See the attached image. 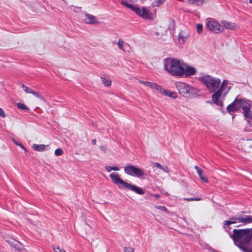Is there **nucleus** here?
<instances>
[{
    "instance_id": "obj_34",
    "label": "nucleus",
    "mask_w": 252,
    "mask_h": 252,
    "mask_svg": "<svg viewBox=\"0 0 252 252\" xmlns=\"http://www.w3.org/2000/svg\"><path fill=\"white\" fill-rule=\"evenodd\" d=\"M233 233L232 236L234 243L236 245V229H234L233 230Z\"/></svg>"
},
{
    "instance_id": "obj_15",
    "label": "nucleus",
    "mask_w": 252,
    "mask_h": 252,
    "mask_svg": "<svg viewBox=\"0 0 252 252\" xmlns=\"http://www.w3.org/2000/svg\"><path fill=\"white\" fill-rule=\"evenodd\" d=\"M242 222L244 224L252 222V216H244L237 217V223Z\"/></svg>"
},
{
    "instance_id": "obj_6",
    "label": "nucleus",
    "mask_w": 252,
    "mask_h": 252,
    "mask_svg": "<svg viewBox=\"0 0 252 252\" xmlns=\"http://www.w3.org/2000/svg\"><path fill=\"white\" fill-rule=\"evenodd\" d=\"M227 84V81L223 80L221 84L220 85L218 90L214 93L212 96L213 102L218 106H222L223 105L222 99L224 97L226 93H225L223 94V92Z\"/></svg>"
},
{
    "instance_id": "obj_45",
    "label": "nucleus",
    "mask_w": 252,
    "mask_h": 252,
    "mask_svg": "<svg viewBox=\"0 0 252 252\" xmlns=\"http://www.w3.org/2000/svg\"><path fill=\"white\" fill-rule=\"evenodd\" d=\"M250 119L252 120V111L250 112Z\"/></svg>"
},
{
    "instance_id": "obj_43",
    "label": "nucleus",
    "mask_w": 252,
    "mask_h": 252,
    "mask_svg": "<svg viewBox=\"0 0 252 252\" xmlns=\"http://www.w3.org/2000/svg\"><path fill=\"white\" fill-rule=\"evenodd\" d=\"M99 148L101 151H104L105 152H106L107 150V148L105 146H100Z\"/></svg>"
},
{
    "instance_id": "obj_8",
    "label": "nucleus",
    "mask_w": 252,
    "mask_h": 252,
    "mask_svg": "<svg viewBox=\"0 0 252 252\" xmlns=\"http://www.w3.org/2000/svg\"><path fill=\"white\" fill-rule=\"evenodd\" d=\"M250 104L248 101L243 99H237V111L242 109L243 113L246 119L250 118Z\"/></svg>"
},
{
    "instance_id": "obj_32",
    "label": "nucleus",
    "mask_w": 252,
    "mask_h": 252,
    "mask_svg": "<svg viewBox=\"0 0 252 252\" xmlns=\"http://www.w3.org/2000/svg\"><path fill=\"white\" fill-rule=\"evenodd\" d=\"M196 30L198 33H201L203 31V26L200 24H197L196 25Z\"/></svg>"
},
{
    "instance_id": "obj_1",
    "label": "nucleus",
    "mask_w": 252,
    "mask_h": 252,
    "mask_svg": "<svg viewBox=\"0 0 252 252\" xmlns=\"http://www.w3.org/2000/svg\"><path fill=\"white\" fill-rule=\"evenodd\" d=\"M252 238V228L237 229V247L245 252H252L249 242Z\"/></svg>"
},
{
    "instance_id": "obj_14",
    "label": "nucleus",
    "mask_w": 252,
    "mask_h": 252,
    "mask_svg": "<svg viewBox=\"0 0 252 252\" xmlns=\"http://www.w3.org/2000/svg\"><path fill=\"white\" fill-rule=\"evenodd\" d=\"M159 93L162 95L169 96L174 99L177 97V93L174 92H171L169 90L164 89L162 87H161Z\"/></svg>"
},
{
    "instance_id": "obj_16",
    "label": "nucleus",
    "mask_w": 252,
    "mask_h": 252,
    "mask_svg": "<svg viewBox=\"0 0 252 252\" xmlns=\"http://www.w3.org/2000/svg\"><path fill=\"white\" fill-rule=\"evenodd\" d=\"M196 72V69L192 66H188L186 68L184 67V72L183 76L186 75V76H190L195 74Z\"/></svg>"
},
{
    "instance_id": "obj_3",
    "label": "nucleus",
    "mask_w": 252,
    "mask_h": 252,
    "mask_svg": "<svg viewBox=\"0 0 252 252\" xmlns=\"http://www.w3.org/2000/svg\"><path fill=\"white\" fill-rule=\"evenodd\" d=\"M110 177L112 182L118 186L119 188L123 187L140 195L144 194L145 193L144 190L141 188L124 181L120 178L119 174L117 173L113 172L111 173Z\"/></svg>"
},
{
    "instance_id": "obj_17",
    "label": "nucleus",
    "mask_w": 252,
    "mask_h": 252,
    "mask_svg": "<svg viewBox=\"0 0 252 252\" xmlns=\"http://www.w3.org/2000/svg\"><path fill=\"white\" fill-rule=\"evenodd\" d=\"M85 18L84 19V21L85 23L86 24H97V22L96 21V17L88 14L86 13L85 15Z\"/></svg>"
},
{
    "instance_id": "obj_40",
    "label": "nucleus",
    "mask_w": 252,
    "mask_h": 252,
    "mask_svg": "<svg viewBox=\"0 0 252 252\" xmlns=\"http://www.w3.org/2000/svg\"><path fill=\"white\" fill-rule=\"evenodd\" d=\"M0 117L2 118H5L6 117V115L4 111L1 108H0Z\"/></svg>"
},
{
    "instance_id": "obj_38",
    "label": "nucleus",
    "mask_w": 252,
    "mask_h": 252,
    "mask_svg": "<svg viewBox=\"0 0 252 252\" xmlns=\"http://www.w3.org/2000/svg\"><path fill=\"white\" fill-rule=\"evenodd\" d=\"M156 208H157L159 210H160L165 212H167L168 211L167 208L163 206H156Z\"/></svg>"
},
{
    "instance_id": "obj_28",
    "label": "nucleus",
    "mask_w": 252,
    "mask_h": 252,
    "mask_svg": "<svg viewBox=\"0 0 252 252\" xmlns=\"http://www.w3.org/2000/svg\"><path fill=\"white\" fill-rule=\"evenodd\" d=\"M32 94L33 95H34V96H35L36 97L39 98L40 99H41L43 101H44V102L46 101V99L44 98V97L42 96V95H41L40 94H39L38 93H37L36 92L33 91Z\"/></svg>"
},
{
    "instance_id": "obj_35",
    "label": "nucleus",
    "mask_w": 252,
    "mask_h": 252,
    "mask_svg": "<svg viewBox=\"0 0 252 252\" xmlns=\"http://www.w3.org/2000/svg\"><path fill=\"white\" fill-rule=\"evenodd\" d=\"M53 250L55 252H66L63 249L58 246L54 247Z\"/></svg>"
},
{
    "instance_id": "obj_23",
    "label": "nucleus",
    "mask_w": 252,
    "mask_h": 252,
    "mask_svg": "<svg viewBox=\"0 0 252 252\" xmlns=\"http://www.w3.org/2000/svg\"><path fill=\"white\" fill-rule=\"evenodd\" d=\"M166 0H155L152 3L154 7H159L162 5Z\"/></svg>"
},
{
    "instance_id": "obj_13",
    "label": "nucleus",
    "mask_w": 252,
    "mask_h": 252,
    "mask_svg": "<svg viewBox=\"0 0 252 252\" xmlns=\"http://www.w3.org/2000/svg\"><path fill=\"white\" fill-rule=\"evenodd\" d=\"M226 111L232 115V119H234L235 115H234L232 113L236 111V97L234 99L232 103L227 106Z\"/></svg>"
},
{
    "instance_id": "obj_44",
    "label": "nucleus",
    "mask_w": 252,
    "mask_h": 252,
    "mask_svg": "<svg viewBox=\"0 0 252 252\" xmlns=\"http://www.w3.org/2000/svg\"><path fill=\"white\" fill-rule=\"evenodd\" d=\"M96 140H95V139H93V140H92V143L93 145H95V144H96Z\"/></svg>"
},
{
    "instance_id": "obj_24",
    "label": "nucleus",
    "mask_w": 252,
    "mask_h": 252,
    "mask_svg": "<svg viewBox=\"0 0 252 252\" xmlns=\"http://www.w3.org/2000/svg\"><path fill=\"white\" fill-rule=\"evenodd\" d=\"M101 81H102V83L105 85V86L109 87L111 86V81L110 79H109L108 78H105V77H101Z\"/></svg>"
},
{
    "instance_id": "obj_21",
    "label": "nucleus",
    "mask_w": 252,
    "mask_h": 252,
    "mask_svg": "<svg viewBox=\"0 0 252 252\" xmlns=\"http://www.w3.org/2000/svg\"><path fill=\"white\" fill-rule=\"evenodd\" d=\"M222 24H223V26L225 27L226 29H234L235 27V24L232 23L230 22H228L226 21H222Z\"/></svg>"
},
{
    "instance_id": "obj_39",
    "label": "nucleus",
    "mask_w": 252,
    "mask_h": 252,
    "mask_svg": "<svg viewBox=\"0 0 252 252\" xmlns=\"http://www.w3.org/2000/svg\"><path fill=\"white\" fill-rule=\"evenodd\" d=\"M124 252H134V249L131 247H125Z\"/></svg>"
},
{
    "instance_id": "obj_5",
    "label": "nucleus",
    "mask_w": 252,
    "mask_h": 252,
    "mask_svg": "<svg viewBox=\"0 0 252 252\" xmlns=\"http://www.w3.org/2000/svg\"><path fill=\"white\" fill-rule=\"evenodd\" d=\"M176 87L179 93L184 97H189L197 94V89L183 82H179L176 84Z\"/></svg>"
},
{
    "instance_id": "obj_26",
    "label": "nucleus",
    "mask_w": 252,
    "mask_h": 252,
    "mask_svg": "<svg viewBox=\"0 0 252 252\" xmlns=\"http://www.w3.org/2000/svg\"><path fill=\"white\" fill-rule=\"evenodd\" d=\"M124 44V40L121 38H119L118 42L117 43V45L118 46L119 48L123 51H124V49L123 48Z\"/></svg>"
},
{
    "instance_id": "obj_37",
    "label": "nucleus",
    "mask_w": 252,
    "mask_h": 252,
    "mask_svg": "<svg viewBox=\"0 0 252 252\" xmlns=\"http://www.w3.org/2000/svg\"><path fill=\"white\" fill-rule=\"evenodd\" d=\"M13 141L16 145L19 146L22 149L24 150L26 152L27 151L26 148L22 144L17 142L14 139H13Z\"/></svg>"
},
{
    "instance_id": "obj_48",
    "label": "nucleus",
    "mask_w": 252,
    "mask_h": 252,
    "mask_svg": "<svg viewBox=\"0 0 252 252\" xmlns=\"http://www.w3.org/2000/svg\"><path fill=\"white\" fill-rule=\"evenodd\" d=\"M249 2L252 3V0H249Z\"/></svg>"
},
{
    "instance_id": "obj_42",
    "label": "nucleus",
    "mask_w": 252,
    "mask_h": 252,
    "mask_svg": "<svg viewBox=\"0 0 252 252\" xmlns=\"http://www.w3.org/2000/svg\"><path fill=\"white\" fill-rule=\"evenodd\" d=\"M162 170L166 173H168L169 171L168 167L166 166H163V167L162 168Z\"/></svg>"
},
{
    "instance_id": "obj_25",
    "label": "nucleus",
    "mask_w": 252,
    "mask_h": 252,
    "mask_svg": "<svg viewBox=\"0 0 252 252\" xmlns=\"http://www.w3.org/2000/svg\"><path fill=\"white\" fill-rule=\"evenodd\" d=\"M105 168L108 172H110L111 170L119 171L120 170L119 168L117 166H106Z\"/></svg>"
},
{
    "instance_id": "obj_36",
    "label": "nucleus",
    "mask_w": 252,
    "mask_h": 252,
    "mask_svg": "<svg viewBox=\"0 0 252 252\" xmlns=\"http://www.w3.org/2000/svg\"><path fill=\"white\" fill-rule=\"evenodd\" d=\"M184 200H187V201H199L201 200V198L200 197L198 198H185L184 199Z\"/></svg>"
},
{
    "instance_id": "obj_46",
    "label": "nucleus",
    "mask_w": 252,
    "mask_h": 252,
    "mask_svg": "<svg viewBox=\"0 0 252 252\" xmlns=\"http://www.w3.org/2000/svg\"><path fill=\"white\" fill-rule=\"evenodd\" d=\"M155 34L156 35V36H158L159 35V32H157L155 33Z\"/></svg>"
},
{
    "instance_id": "obj_10",
    "label": "nucleus",
    "mask_w": 252,
    "mask_h": 252,
    "mask_svg": "<svg viewBox=\"0 0 252 252\" xmlns=\"http://www.w3.org/2000/svg\"><path fill=\"white\" fill-rule=\"evenodd\" d=\"M206 28L216 33H219L223 30V27L214 20H209L206 23Z\"/></svg>"
},
{
    "instance_id": "obj_33",
    "label": "nucleus",
    "mask_w": 252,
    "mask_h": 252,
    "mask_svg": "<svg viewBox=\"0 0 252 252\" xmlns=\"http://www.w3.org/2000/svg\"><path fill=\"white\" fill-rule=\"evenodd\" d=\"M63 154V151L62 149L58 148L56 149L55 151V154L57 156H59L62 155Z\"/></svg>"
},
{
    "instance_id": "obj_41",
    "label": "nucleus",
    "mask_w": 252,
    "mask_h": 252,
    "mask_svg": "<svg viewBox=\"0 0 252 252\" xmlns=\"http://www.w3.org/2000/svg\"><path fill=\"white\" fill-rule=\"evenodd\" d=\"M154 165L155 166H156L158 168H159V169L162 170V168L163 166L160 164H159V163L155 162V163H154Z\"/></svg>"
},
{
    "instance_id": "obj_31",
    "label": "nucleus",
    "mask_w": 252,
    "mask_h": 252,
    "mask_svg": "<svg viewBox=\"0 0 252 252\" xmlns=\"http://www.w3.org/2000/svg\"><path fill=\"white\" fill-rule=\"evenodd\" d=\"M12 246H13L15 249H18L19 250L22 248V245L17 241H14V243L13 244H12Z\"/></svg>"
},
{
    "instance_id": "obj_18",
    "label": "nucleus",
    "mask_w": 252,
    "mask_h": 252,
    "mask_svg": "<svg viewBox=\"0 0 252 252\" xmlns=\"http://www.w3.org/2000/svg\"><path fill=\"white\" fill-rule=\"evenodd\" d=\"M49 145L40 144L38 145L36 144H34L32 145V148L36 151L41 152L47 150L48 149Z\"/></svg>"
},
{
    "instance_id": "obj_20",
    "label": "nucleus",
    "mask_w": 252,
    "mask_h": 252,
    "mask_svg": "<svg viewBox=\"0 0 252 252\" xmlns=\"http://www.w3.org/2000/svg\"><path fill=\"white\" fill-rule=\"evenodd\" d=\"M204 0H187V2L191 5L200 6L203 4Z\"/></svg>"
},
{
    "instance_id": "obj_22",
    "label": "nucleus",
    "mask_w": 252,
    "mask_h": 252,
    "mask_svg": "<svg viewBox=\"0 0 252 252\" xmlns=\"http://www.w3.org/2000/svg\"><path fill=\"white\" fill-rule=\"evenodd\" d=\"M236 221H231V220H225L224 223V228L225 229V231L229 232V230L230 229V225L232 224L235 223Z\"/></svg>"
},
{
    "instance_id": "obj_11",
    "label": "nucleus",
    "mask_w": 252,
    "mask_h": 252,
    "mask_svg": "<svg viewBox=\"0 0 252 252\" xmlns=\"http://www.w3.org/2000/svg\"><path fill=\"white\" fill-rule=\"evenodd\" d=\"M189 35V32L187 30H182L179 34V43L180 44H183L187 40Z\"/></svg>"
},
{
    "instance_id": "obj_12",
    "label": "nucleus",
    "mask_w": 252,
    "mask_h": 252,
    "mask_svg": "<svg viewBox=\"0 0 252 252\" xmlns=\"http://www.w3.org/2000/svg\"><path fill=\"white\" fill-rule=\"evenodd\" d=\"M140 83L146 86H147L149 88H150L152 89H155L156 90L158 93L159 91H161V86H159L156 83H153V82H150L148 81H144L142 80L139 81Z\"/></svg>"
},
{
    "instance_id": "obj_30",
    "label": "nucleus",
    "mask_w": 252,
    "mask_h": 252,
    "mask_svg": "<svg viewBox=\"0 0 252 252\" xmlns=\"http://www.w3.org/2000/svg\"><path fill=\"white\" fill-rule=\"evenodd\" d=\"M121 3L125 6L130 9L132 7V4H129L126 1V0H121Z\"/></svg>"
},
{
    "instance_id": "obj_9",
    "label": "nucleus",
    "mask_w": 252,
    "mask_h": 252,
    "mask_svg": "<svg viewBox=\"0 0 252 252\" xmlns=\"http://www.w3.org/2000/svg\"><path fill=\"white\" fill-rule=\"evenodd\" d=\"M132 11L135 12L137 15L142 17L145 19H150L152 18L151 12L144 7L141 9L139 7L132 5V7L130 8Z\"/></svg>"
},
{
    "instance_id": "obj_7",
    "label": "nucleus",
    "mask_w": 252,
    "mask_h": 252,
    "mask_svg": "<svg viewBox=\"0 0 252 252\" xmlns=\"http://www.w3.org/2000/svg\"><path fill=\"white\" fill-rule=\"evenodd\" d=\"M124 171L128 175L139 178H141L145 175L144 171L142 169L130 164H127L125 167Z\"/></svg>"
},
{
    "instance_id": "obj_49",
    "label": "nucleus",
    "mask_w": 252,
    "mask_h": 252,
    "mask_svg": "<svg viewBox=\"0 0 252 252\" xmlns=\"http://www.w3.org/2000/svg\"><path fill=\"white\" fill-rule=\"evenodd\" d=\"M182 1H186L187 2V0H182Z\"/></svg>"
},
{
    "instance_id": "obj_4",
    "label": "nucleus",
    "mask_w": 252,
    "mask_h": 252,
    "mask_svg": "<svg viewBox=\"0 0 252 252\" xmlns=\"http://www.w3.org/2000/svg\"><path fill=\"white\" fill-rule=\"evenodd\" d=\"M199 80L206 87L211 93H215L218 90L221 83L220 79L210 75L203 76L199 78Z\"/></svg>"
},
{
    "instance_id": "obj_47",
    "label": "nucleus",
    "mask_w": 252,
    "mask_h": 252,
    "mask_svg": "<svg viewBox=\"0 0 252 252\" xmlns=\"http://www.w3.org/2000/svg\"><path fill=\"white\" fill-rule=\"evenodd\" d=\"M154 196L157 198H158L159 197V195L158 194H154Z\"/></svg>"
},
{
    "instance_id": "obj_2",
    "label": "nucleus",
    "mask_w": 252,
    "mask_h": 252,
    "mask_svg": "<svg viewBox=\"0 0 252 252\" xmlns=\"http://www.w3.org/2000/svg\"><path fill=\"white\" fill-rule=\"evenodd\" d=\"M164 69L172 75L183 76L184 67L181 62L176 59L167 58L163 60Z\"/></svg>"
},
{
    "instance_id": "obj_29",
    "label": "nucleus",
    "mask_w": 252,
    "mask_h": 252,
    "mask_svg": "<svg viewBox=\"0 0 252 252\" xmlns=\"http://www.w3.org/2000/svg\"><path fill=\"white\" fill-rule=\"evenodd\" d=\"M17 107L19 108V109H23V110H29V108L26 106L24 103H18L17 104Z\"/></svg>"
},
{
    "instance_id": "obj_19",
    "label": "nucleus",
    "mask_w": 252,
    "mask_h": 252,
    "mask_svg": "<svg viewBox=\"0 0 252 252\" xmlns=\"http://www.w3.org/2000/svg\"><path fill=\"white\" fill-rule=\"evenodd\" d=\"M194 168L196 170V171L199 176L200 179L205 183H208V180L207 177L203 175V171L197 165L194 167Z\"/></svg>"
},
{
    "instance_id": "obj_27",
    "label": "nucleus",
    "mask_w": 252,
    "mask_h": 252,
    "mask_svg": "<svg viewBox=\"0 0 252 252\" xmlns=\"http://www.w3.org/2000/svg\"><path fill=\"white\" fill-rule=\"evenodd\" d=\"M22 88L24 89V91L27 93L32 94L33 91L31 88L26 86L24 84H22Z\"/></svg>"
}]
</instances>
